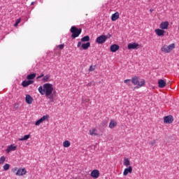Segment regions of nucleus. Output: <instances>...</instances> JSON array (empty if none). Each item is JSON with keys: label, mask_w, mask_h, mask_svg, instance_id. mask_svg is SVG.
<instances>
[{"label": "nucleus", "mask_w": 179, "mask_h": 179, "mask_svg": "<svg viewBox=\"0 0 179 179\" xmlns=\"http://www.w3.org/2000/svg\"><path fill=\"white\" fill-rule=\"evenodd\" d=\"M19 170V169L17 167H15L14 169H13L11 170L12 173H15V172H17Z\"/></svg>", "instance_id": "35"}, {"label": "nucleus", "mask_w": 179, "mask_h": 179, "mask_svg": "<svg viewBox=\"0 0 179 179\" xmlns=\"http://www.w3.org/2000/svg\"><path fill=\"white\" fill-rule=\"evenodd\" d=\"M25 100L27 104H31L33 103L34 98L31 96L29 94H26Z\"/></svg>", "instance_id": "14"}, {"label": "nucleus", "mask_w": 179, "mask_h": 179, "mask_svg": "<svg viewBox=\"0 0 179 179\" xmlns=\"http://www.w3.org/2000/svg\"><path fill=\"white\" fill-rule=\"evenodd\" d=\"M49 118V115H43L41 119L38 120L36 122V126H39L43 122H44L46 119Z\"/></svg>", "instance_id": "11"}, {"label": "nucleus", "mask_w": 179, "mask_h": 179, "mask_svg": "<svg viewBox=\"0 0 179 179\" xmlns=\"http://www.w3.org/2000/svg\"><path fill=\"white\" fill-rule=\"evenodd\" d=\"M169 21L162 22L160 24V29L162 30L169 29Z\"/></svg>", "instance_id": "12"}, {"label": "nucleus", "mask_w": 179, "mask_h": 179, "mask_svg": "<svg viewBox=\"0 0 179 179\" xmlns=\"http://www.w3.org/2000/svg\"><path fill=\"white\" fill-rule=\"evenodd\" d=\"M119 48H120V46L117 44H113L110 48V51L112 52H115L118 51Z\"/></svg>", "instance_id": "17"}, {"label": "nucleus", "mask_w": 179, "mask_h": 179, "mask_svg": "<svg viewBox=\"0 0 179 179\" xmlns=\"http://www.w3.org/2000/svg\"><path fill=\"white\" fill-rule=\"evenodd\" d=\"M106 37H108V38H110V37H111V35H110L109 34H108V36H106Z\"/></svg>", "instance_id": "44"}, {"label": "nucleus", "mask_w": 179, "mask_h": 179, "mask_svg": "<svg viewBox=\"0 0 179 179\" xmlns=\"http://www.w3.org/2000/svg\"><path fill=\"white\" fill-rule=\"evenodd\" d=\"M38 91L41 95H45L46 97H49L54 91V87L52 84L46 83L43 84V87L39 86Z\"/></svg>", "instance_id": "1"}, {"label": "nucleus", "mask_w": 179, "mask_h": 179, "mask_svg": "<svg viewBox=\"0 0 179 179\" xmlns=\"http://www.w3.org/2000/svg\"><path fill=\"white\" fill-rule=\"evenodd\" d=\"M120 18V13L118 12H116L111 15V21L115 22V20H117Z\"/></svg>", "instance_id": "15"}, {"label": "nucleus", "mask_w": 179, "mask_h": 179, "mask_svg": "<svg viewBox=\"0 0 179 179\" xmlns=\"http://www.w3.org/2000/svg\"><path fill=\"white\" fill-rule=\"evenodd\" d=\"M166 85V83L164 80H158V87L164 88Z\"/></svg>", "instance_id": "18"}, {"label": "nucleus", "mask_w": 179, "mask_h": 179, "mask_svg": "<svg viewBox=\"0 0 179 179\" xmlns=\"http://www.w3.org/2000/svg\"><path fill=\"white\" fill-rule=\"evenodd\" d=\"M49 99V100H50L51 102H54V96H49L48 97H47Z\"/></svg>", "instance_id": "33"}, {"label": "nucleus", "mask_w": 179, "mask_h": 179, "mask_svg": "<svg viewBox=\"0 0 179 179\" xmlns=\"http://www.w3.org/2000/svg\"><path fill=\"white\" fill-rule=\"evenodd\" d=\"M93 85V83L90 82L87 85V87H92Z\"/></svg>", "instance_id": "38"}, {"label": "nucleus", "mask_w": 179, "mask_h": 179, "mask_svg": "<svg viewBox=\"0 0 179 179\" xmlns=\"http://www.w3.org/2000/svg\"><path fill=\"white\" fill-rule=\"evenodd\" d=\"M18 23H17V22H15V27H17L18 26Z\"/></svg>", "instance_id": "43"}, {"label": "nucleus", "mask_w": 179, "mask_h": 179, "mask_svg": "<svg viewBox=\"0 0 179 179\" xmlns=\"http://www.w3.org/2000/svg\"><path fill=\"white\" fill-rule=\"evenodd\" d=\"M124 83L127 85H130V83H132V80H124Z\"/></svg>", "instance_id": "31"}, {"label": "nucleus", "mask_w": 179, "mask_h": 179, "mask_svg": "<svg viewBox=\"0 0 179 179\" xmlns=\"http://www.w3.org/2000/svg\"><path fill=\"white\" fill-rule=\"evenodd\" d=\"M94 69H96V66H90L89 71H90V72H92V71H94Z\"/></svg>", "instance_id": "32"}, {"label": "nucleus", "mask_w": 179, "mask_h": 179, "mask_svg": "<svg viewBox=\"0 0 179 179\" xmlns=\"http://www.w3.org/2000/svg\"><path fill=\"white\" fill-rule=\"evenodd\" d=\"M50 78V75L44 76L43 79H42L43 82H48V81H49Z\"/></svg>", "instance_id": "29"}, {"label": "nucleus", "mask_w": 179, "mask_h": 179, "mask_svg": "<svg viewBox=\"0 0 179 179\" xmlns=\"http://www.w3.org/2000/svg\"><path fill=\"white\" fill-rule=\"evenodd\" d=\"M34 3H35V2H34V1L31 2V6H34Z\"/></svg>", "instance_id": "42"}, {"label": "nucleus", "mask_w": 179, "mask_h": 179, "mask_svg": "<svg viewBox=\"0 0 179 179\" xmlns=\"http://www.w3.org/2000/svg\"><path fill=\"white\" fill-rule=\"evenodd\" d=\"M27 174V170L25 168L18 169L17 171L15 173V176L17 177H22Z\"/></svg>", "instance_id": "7"}, {"label": "nucleus", "mask_w": 179, "mask_h": 179, "mask_svg": "<svg viewBox=\"0 0 179 179\" xmlns=\"http://www.w3.org/2000/svg\"><path fill=\"white\" fill-rule=\"evenodd\" d=\"M138 47H139V44L136 43H129V45H127V49L129 50H135L137 49Z\"/></svg>", "instance_id": "10"}, {"label": "nucleus", "mask_w": 179, "mask_h": 179, "mask_svg": "<svg viewBox=\"0 0 179 179\" xmlns=\"http://www.w3.org/2000/svg\"><path fill=\"white\" fill-rule=\"evenodd\" d=\"M59 48V49L60 50H63L64 47H65V45L64 44H60L57 46Z\"/></svg>", "instance_id": "34"}, {"label": "nucleus", "mask_w": 179, "mask_h": 179, "mask_svg": "<svg viewBox=\"0 0 179 179\" xmlns=\"http://www.w3.org/2000/svg\"><path fill=\"white\" fill-rule=\"evenodd\" d=\"M82 45V43L81 42H78V48H80Z\"/></svg>", "instance_id": "40"}, {"label": "nucleus", "mask_w": 179, "mask_h": 179, "mask_svg": "<svg viewBox=\"0 0 179 179\" xmlns=\"http://www.w3.org/2000/svg\"><path fill=\"white\" fill-rule=\"evenodd\" d=\"M108 37L106 35H101L96 38V43L103 44L106 42Z\"/></svg>", "instance_id": "5"}, {"label": "nucleus", "mask_w": 179, "mask_h": 179, "mask_svg": "<svg viewBox=\"0 0 179 179\" xmlns=\"http://www.w3.org/2000/svg\"><path fill=\"white\" fill-rule=\"evenodd\" d=\"M71 146V142L69 141H65L63 142V147L64 148H68Z\"/></svg>", "instance_id": "24"}, {"label": "nucleus", "mask_w": 179, "mask_h": 179, "mask_svg": "<svg viewBox=\"0 0 179 179\" xmlns=\"http://www.w3.org/2000/svg\"><path fill=\"white\" fill-rule=\"evenodd\" d=\"M5 162H6L5 156H1L0 157V164H3Z\"/></svg>", "instance_id": "30"}, {"label": "nucleus", "mask_w": 179, "mask_h": 179, "mask_svg": "<svg viewBox=\"0 0 179 179\" xmlns=\"http://www.w3.org/2000/svg\"><path fill=\"white\" fill-rule=\"evenodd\" d=\"M70 32L72 33L71 37L73 38H76L80 35L82 33V29H77L76 27L72 26L71 29H70Z\"/></svg>", "instance_id": "4"}, {"label": "nucleus", "mask_w": 179, "mask_h": 179, "mask_svg": "<svg viewBox=\"0 0 179 179\" xmlns=\"http://www.w3.org/2000/svg\"><path fill=\"white\" fill-rule=\"evenodd\" d=\"M36 76V73H32L27 76V79L29 80H33Z\"/></svg>", "instance_id": "23"}, {"label": "nucleus", "mask_w": 179, "mask_h": 179, "mask_svg": "<svg viewBox=\"0 0 179 179\" xmlns=\"http://www.w3.org/2000/svg\"><path fill=\"white\" fill-rule=\"evenodd\" d=\"M176 48V44L175 43H171L170 45H164L162 48H161V51L163 53H171V51H173V50Z\"/></svg>", "instance_id": "3"}, {"label": "nucleus", "mask_w": 179, "mask_h": 179, "mask_svg": "<svg viewBox=\"0 0 179 179\" xmlns=\"http://www.w3.org/2000/svg\"><path fill=\"white\" fill-rule=\"evenodd\" d=\"M155 32L158 36H164L165 31L163 29H157L155 30Z\"/></svg>", "instance_id": "16"}, {"label": "nucleus", "mask_w": 179, "mask_h": 179, "mask_svg": "<svg viewBox=\"0 0 179 179\" xmlns=\"http://www.w3.org/2000/svg\"><path fill=\"white\" fill-rule=\"evenodd\" d=\"M10 164H6L4 166H3V170H4V171H8L10 169Z\"/></svg>", "instance_id": "28"}, {"label": "nucleus", "mask_w": 179, "mask_h": 179, "mask_svg": "<svg viewBox=\"0 0 179 179\" xmlns=\"http://www.w3.org/2000/svg\"><path fill=\"white\" fill-rule=\"evenodd\" d=\"M43 77H44V74L42 73L41 76H38L37 77V79L41 78H43Z\"/></svg>", "instance_id": "39"}, {"label": "nucleus", "mask_w": 179, "mask_h": 179, "mask_svg": "<svg viewBox=\"0 0 179 179\" xmlns=\"http://www.w3.org/2000/svg\"><path fill=\"white\" fill-rule=\"evenodd\" d=\"M20 22H21V19L20 18V19H17V20L15 21V23L20 24Z\"/></svg>", "instance_id": "37"}, {"label": "nucleus", "mask_w": 179, "mask_h": 179, "mask_svg": "<svg viewBox=\"0 0 179 179\" xmlns=\"http://www.w3.org/2000/svg\"><path fill=\"white\" fill-rule=\"evenodd\" d=\"M91 46V43L90 42H87V43H83L82 48L83 50H86Z\"/></svg>", "instance_id": "22"}, {"label": "nucleus", "mask_w": 179, "mask_h": 179, "mask_svg": "<svg viewBox=\"0 0 179 179\" xmlns=\"http://www.w3.org/2000/svg\"><path fill=\"white\" fill-rule=\"evenodd\" d=\"M80 41L82 42H89L90 41V36H85Z\"/></svg>", "instance_id": "27"}, {"label": "nucleus", "mask_w": 179, "mask_h": 179, "mask_svg": "<svg viewBox=\"0 0 179 179\" xmlns=\"http://www.w3.org/2000/svg\"><path fill=\"white\" fill-rule=\"evenodd\" d=\"M178 30H179V25H178Z\"/></svg>", "instance_id": "45"}, {"label": "nucleus", "mask_w": 179, "mask_h": 179, "mask_svg": "<svg viewBox=\"0 0 179 179\" xmlns=\"http://www.w3.org/2000/svg\"><path fill=\"white\" fill-rule=\"evenodd\" d=\"M131 83L136 86V89H139L142 87H145V80L143 79L140 80L138 76H134L131 78Z\"/></svg>", "instance_id": "2"}, {"label": "nucleus", "mask_w": 179, "mask_h": 179, "mask_svg": "<svg viewBox=\"0 0 179 179\" xmlns=\"http://www.w3.org/2000/svg\"><path fill=\"white\" fill-rule=\"evenodd\" d=\"M34 83L33 80H24L22 83V86L24 87H29V85Z\"/></svg>", "instance_id": "9"}, {"label": "nucleus", "mask_w": 179, "mask_h": 179, "mask_svg": "<svg viewBox=\"0 0 179 179\" xmlns=\"http://www.w3.org/2000/svg\"><path fill=\"white\" fill-rule=\"evenodd\" d=\"M102 125H103V127L106 126V122H103L102 123Z\"/></svg>", "instance_id": "41"}, {"label": "nucleus", "mask_w": 179, "mask_h": 179, "mask_svg": "<svg viewBox=\"0 0 179 179\" xmlns=\"http://www.w3.org/2000/svg\"><path fill=\"white\" fill-rule=\"evenodd\" d=\"M156 143V141L155 140H152V141L150 142V145H154Z\"/></svg>", "instance_id": "36"}, {"label": "nucleus", "mask_w": 179, "mask_h": 179, "mask_svg": "<svg viewBox=\"0 0 179 179\" xmlns=\"http://www.w3.org/2000/svg\"><path fill=\"white\" fill-rule=\"evenodd\" d=\"M101 173H99V171L98 169H94L92 171H91L90 176L92 177L94 179H97Z\"/></svg>", "instance_id": "8"}, {"label": "nucleus", "mask_w": 179, "mask_h": 179, "mask_svg": "<svg viewBox=\"0 0 179 179\" xmlns=\"http://www.w3.org/2000/svg\"><path fill=\"white\" fill-rule=\"evenodd\" d=\"M17 147L15 146L14 145H10V146H8L6 152L7 153H10L12 151H15L16 150Z\"/></svg>", "instance_id": "19"}, {"label": "nucleus", "mask_w": 179, "mask_h": 179, "mask_svg": "<svg viewBox=\"0 0 179 179\" xmlns=\"http://www.w3.org/2000/svg\"><path fill=\"white\" fill-rule=\"evenodd\" d=\"M117 121L114 120H110V122L109 123V128L113 129L115 127H117Z\"/></svg>", "instance_id": "20"}, {"label": "nucleus", "mask_w": 179, "mask_h": 179, "mask_svg": "<svg viewBox=\"0 0 179 179\" xmlns=\"http://www.w3.org/2000/svg\"><path fill=\"white\" fill-rule=\"evenodd\" d=\"M163 119H164V123L165 124H171L174 121L173 115H171L164 117Z\"/></svg>", "instance_id": "6"}, {"label": "nucleus", "mask_w": 179, "mask_h": 179, "mask_svg": "<svg viewBox=\"0 0 179 179\" xmlns=\"http://www.w3.org/2000/svg\"><path fill=\"white\" fill-rule=\"evenodd\" d=\"M29 138H30V134H28V135L24 136V137L22 138H18V141H27L29 139Z\"/></svg>", "instance_id": "25"}, {"label": "nucleus", "mask_w": 179, "mask_h": 179, "mask_svg": "<svg viewBox=\"0 0 179 179\" xmlns=\"http://www.w3.org/2000/svg\"><path fill=\"white\" fill-rule=\"evenodd\" d=\"M132 171H133V168L132 166H129V168L125 169L124 170L123 175L124 176H127L129 173H132Z\"/></svg>", "instance_id": "13"}, {"label": "nucleus", "mask_w": 179, "mask_h": 179, "mask_svg": "<svg viewBox=\"0 0 179 179\" xmlns=\"http://www.w3.org/2000/svg\"><path fill=\"white\" fill-rule=\"evenodd\" d=\"M124 165L126 167H128L130 165V161L128 158L125 157L124 159Z\"/></svg>", "instance_id": "26"}, {"label": "nucleus", "mask_w": 179, "mask_h": 179, "mask_svg": "<svg viewBox=\"0 0 179 179\" xmlns=\"http://www.w3.org/2000/svg\"><path fill=\"white\" fill-rule=\"evenodd\" d=\"M96 131H97V129L96 128H93L90 130L89 134L90 136H98L99 134L96 133Z\"/></svg>", "instance_id": "21"}]
</instances>
